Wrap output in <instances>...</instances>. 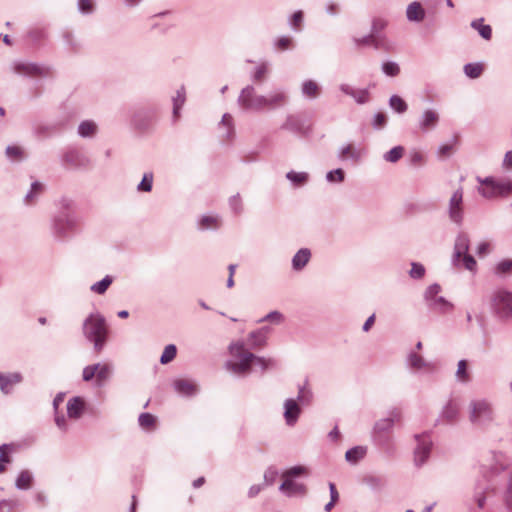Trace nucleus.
<instances>
[{"label":"nucleus","mask_w":512,"mask_h":512,"mask_svg":"<svg viewBox=\"0 0 512 512\" xmlns=\"http://www.w3.org/2000/svg\"><path fill=\"white\" fill-rule=\"evenodd\" d=\"M229 352L234 360L227 361L225 366L227 370L237 375L249 374L253 366L264 372L276 365L275 360L259 357L248 351L243 342L230 344Z\"/></svg>","instance_id":"nucleus-1"},{"label":"nucleus","mask_w":512,"mask_h":512,"mask_svg":"<svg viewBox=\"0 0 512 512\" xmlns=\"http://www.w3.org/2000/svg\"><path fill=\"white\" fill-rule=\"evenodd\" d=\"M84 337L93 344L94 351L100 353L108 338V327L105 318L98 312L91 313L83 322Z\"/></svg>","instance_id":"nucleus-2"},{"label":"nucleus","mask_w":512,"mask_h":512,"mask_svg":"<svg viewBox=\"0 0 512 512\" xmlns=\"http://www.w3.org/2000/svg\"><path fill=\"white\" fill-rule=\"evenodd\" d=\"M468 416L470 423L478 429L488 428L495 420V413L491 402L483 398L470 401Z\"/></svg>","instance_id":"nucleus-3"},{"label":"nucleus","mask_w":512,"mask_h":512,"mask_svg":"<svg viewBox=\"0 0 512 512\" xmlns=\"http://www.w3.org/2000/svg\"><path fill=\"white\" fill-rule=\"evenodd\" d=\"M477 181L480 184L478 193L486 199L506 198L512 194V181L508 178L477 177Z\"/></svg>","instance_id":"nucleus-4"},{"label":"nucleus","mask_w":512,"mask_h":512,"mask_svg":"<svg viewBox=\"0 0 512 512\" xmlns=\"http://www.w3.org/2000/svg\"><path fill=\"white\" fill-rule=\"evenodd\" d=\"M490 309L500 320L512 319V290L503 287L495 289L490 296Z\"/></svg>","instance_id":"nucleus-5"},{"label":"nucleus","mask_w":512,"mask_h":512,"mask_svg":"<svg viewBox=\"0 0 512 512\" xmlns=\"http://www.w3.org/2000/svg\"><path fill=\"white\" fill-rule=\"evenodd\" d=\"M440 291L441 287L439 284H432L426 289L424 298L427 303V306L431 310L441 314H445L450 312L454 306L444 297L438 295Z\"/></svg>","instance_id":"nucleus-6"},{"label":"nucleus","mask_w":512,"mask_h":512,"mask_svg":"<svg viewBox=\"0 0 512 512\" xmlns=\"http://www.w3.org/2000/svg\"><path fill=\"white\" fill-rule=\"evenodd\" d=\"M463 195V188L459 187L451 195L447 207V213L450 221L457 226H461L464 221L465 212Z\"/></svg>","instance_id":"nucleus-7"},{"label":"nucleus","mask_w":512,"mask_h":512,"mask_svg":"<svg viewBox=\"0 0 512 512\" xmlns=\"http://www.w3.org/2000/svg\"><path fill=\"white\" fill-rule=\"evenodd\" d=\"M264 103L265 96L256 94L255 88L251 85L243 88L238 97V104L245 110H263Z\"/></svg>","instance_id":"nucleus-8"},{"label":"nucleus","mask_w":512,"mask_h":512,"mask_svg":"<svg viewBox=\"0 0 512 512\" xmlns=\"http://www.w3.org/2000/svg\"><path fill=\"white\" fill-rule=\"evenodd\" d=\"M78 225L79 220L75 215L64 214L55 219L53 229L58 238H66L77 229Z\"/></svg>","instance_id":"nucleus-9"},{"label":"nucleus","mask_w":512,"mask_h":512,"mask_svg":"<svg viewBox=\"0 0 512 512\" xmlns=\"http://www.w3.org/2000/svg\"><path fill=\"white\" fill-rule=\"evenodd\" d=\"M395 419H399V413L395 412L392 417L381 419L374 426L375 441L378 445L385 447L389 444L388 433L392 430Z\"/></svg>","instance_id":"nucleus-10"},{"label":"nucleus","mask_w":512,"mask_h":512,"mask_svg":"<svg viewBox=\"0 0 512 512\" xmlns=\"http://www.w3.org/2000/svg\"><path fill=\"white\" fill-rule=\"evenodd\" d=\"M417 446L414 451V461L417 466L423 465L431 451L432 440L428 434L416 435Z\"/></svg>","instance_id":"nucleus-11"},{"label":"nucleus","mask_w":512,"mask_h":512,"mask_svg":"<svg viewBox=\"0 0 512 512\" xmlns=\"http://www.w3.org/2000/svg\"><path fill=\"white\" fill-rule=\"evenodd\" d=\"M62 162L69 168H83L89 164V159L77 149H69L62 157Z\"/></svg>","instance_id":"nucleus-12"},{"label":"nucleus","mask_w":512,"mask_h":512,"mask_svg":"<svg viewBox=\"0 0 512 512\" xmlns=\"http://www.w3.org/2000/svg\"><path fill=\"white\" fill-rule=\"evenodd\" d=\"M470 239L468 234L464 232H460L456 238L454 243V251L452 255V264L456 267L460 266V260L463 254L467 253L469 250Z\"/></svg>","instance_id":"nucleus-13"},{"label":"nucleus","mask_w":512,"mask_h":512,"mask_svg":"<svg viewBox=\"0 0 512 512\" xmlns=\"http://www.w3.org/2000/svg\"><path fill=\"white\" fill-rule=\"evenodd\" d=\"M301 413L300 406L294 399H287L284 402V419L287 425L293 426Z\"/></svg>","instance_id":"nucleus-14"},{"label":"nucleus","mask_w":512,"mask_h":512,"mask_svg":"<svg viewBox=\"0 0 512 512\" xmlns=\"http://www.w3.org/2000/svg\"><path fill=\"white\" fill-rule=\"evenodd\" d=\"M14 72L25 76H41L46 74V69L34 63H16Z\"/></svg>","instance_id":"nucleus-15"},{"label":"nucleus","mask_w":512,"mask_h":512,"mask_svg":"<svg viewBox=\"0 0 512 512\" xmlns=\"http://www.w3.org/2000/svg\"><path fill=\"white\" fill-rule=\"evenodd\" d=\"M439 121V114L432 109L423 112L419 119V127L422 131H428L436 127Z\"/></svg>","instance_id":"nucleus-16"},{"label":"nucleus","mask_w":512,"mask_h":512,"mask_svg":"<svg viewBox=\"0 0 512 512\" xmlns=\"http://www.w3.org/2000/svg\"><path fill=\"white\" fill-rule=\"evenodd\" d=\"M173 387L177 393L183 396H193L198 392L197 385L188 379H177L173 382Z\"/></svg>","instance_id":"nucleus-17"},{"label":"nucleus","mask_w":512,"mask_h":512,"mask_svg":"<svg viewBox=\"0 0 512 512\" xmlns=\"http://www.w3.org/2000/svg\"><path fill=\"white\" fill-rule=\"evenodd\" d=\"M280 491L289 497L296 495H304L306 493L305 485L297 483L292 479H285L279 487Z\"/></svg>","instance_id":"nucleus-18"},{"label":"nucleus","mask_w":512,"mask_h":512,"mask_svg":"<svg viewBox=\"0 0 512 512\" xmlns=\"http://www.w3.org/2000/svg\"><path fill=\"white\" fill-rule=\"evenodd\" d=\"M288 96L284 91H276L265 96L264 109H276L287 103Z\"/></svg>","instance_id":"nucleus-19"},{"label":"nucleus","mask_w":512,"mask_h":512,"mask_svg":"<svg viewBox=\"0 0 512 512\" xmlns=\"http://www.w3.org/2000/svg\"><path fill=\"white\" fill-rule=\"evenodd\" d=\"M22 381V376L20 373H9V374H1L0 373V390L8 394L11 392L12 387L15 384H18Z\"/></svg>","instance_id":"nucleus-20"},{"label":"nucleus","mask_w":512,"mask_h":512,"mask_svg":"<svg viewBox=\"0 0 512 512\" xmlns=\"http://www.w3.org/2000/svg\"><path fill=\"white\" fill-rule=\"evenodd\" d=\"M269 331V327H263L259 330L252 331L248 336L251 348H260L265 346L267 341V334L269 333Z\"/></svg>","instance_id":"nucleus-21"},{"label":"nucleus","mask_w":512,"mask_h":512,"mask_svg":"<svg viewBox=\"0 0 512 512\" xmlns=\"http://www.w3.org/2000/svg\"><path fill=\"white\" fill-rule=\"evenodd\" d=\"M311 252L308 248H301L292 258V267L296 271H301L309 262Z\"/></svg>","instance_id":"nucleus-22"},{"label":"nucleus","mask_w":512,"mask_h":512,"mask_svg":"<svg viewBox=\"0 0 512 512\" xmlns=\"http://www.w3.org/2000/svg\"><path fill=\"white\" fill-rule=\"evenodd\" d=\"M112 375V366L109 364L97 363V371L95 375V383L97 387H102L110 379Z\"/></svg>","instance_id":"nucleus-23"},{"label":"nucleus","mask_w":512,"mask_h":512,"mask_svg":"<svg viewBox=\"0 0 512 512\" xmlns=\"http://www.w3.org/2000/svg\"><path fill=\"white\" fill-rule=\"evenodd\" d=\"M406 17L411 22H421L425 18V10L419 2H412L406 9Z\"/></svg>","instance_id":"nucleus-24"},{"label":"nucleus","mask_w":512,"mask_h":512,"mask_svg":"<svg viewBox=\"0 0 512 512\" xmlns=\"http://www.w3.org/2000/svg\"><path fill=\"white\" fill-rule=\"evenodd\" d=\"M83 409L84 401L80 397H73L67 403V413L70 418H80Z\"/></svg>","instance_id":"nucleus-25"},{"label":"nucleus","mask_w":512,"mask_h":512,"mask_svg":"<svg viewBox=\"0 0 512 512\" xmlns=\"http://www.w3.org/2000/svg\"><path fill=\"white\" fill-rule=\"evenodd\" d=\"M219 127L224 129V133L222 135L223 138H225L226 140H231L234 138L235 129L232 115H230L229 113H225L222 116Z\"/></svg>","instance_id":"nucleus-26"},{"label":"nucleus","mask_w":512,"mask_h":512,"mask_svg":"<svg viewBox=\"0 0 512 512\" xmlns=\"http://www.w3.org/2000/svg\"><path fill=\"white\" fill-rule=\"evenodd\" d=\"M221 226V219L217 215H204L198 222L201 230L218 229Z\"/></svg>","instance_id":"nucleus-27"},{"label":"nucleus","mask_w":512,"mask_h":512,"mask_svg":"<svg viewBox=\"0 0 512 512\" xmlns=\"http://www.w3.org/2000/svg\"><path fill=\"white\" fill-rule=\"evenodd\" d=\"M366 453V447L355 446L345 453V459L350 464H357L360 460H362L365 457Z\"/></svg>","instance_id":"nucleus-28"},{"label":"nucleus","mask_w":512,"mask_h":512,"mask_svg":"<svg viewBox=\"0 0 512 512\" xmlns=\"http://www.w3.org/2000/svg\"><path fill=\"white\" fill-rule=\"evenodd\" d=\"M459 414V406L456 402L450 400L443 408L441 417L447 422H453Z\"/></svg>","instance_id":"nucleus-29"},{"label":"nucleus","mask_w":512,"mask_h":512,"mask_svg":"<svg viewBox=\"0 0 512 512\" xmlns=\"http://www.w3.org/2000/svg\"><path fill=\"white\" fill-rule=\"evenodd\" d=\"M173 117L174 119H177L180 115V109L185 103L186 100V93L184 86L180 87L176 91V96L173 97Z\"/></svg>","instance_id":"nucleus-30"},{"label":"nucleus","mask_w":512,"mask_h":512,"mask_svg":"<svg viewBox=\"0 0 512 512\" xmlns=\"http://www.w3.org/2000/svg\"><path fill=\"white\" fill-rule=\"evenodd\" d=\"M483 21V18L475 19L471 22V27L477 30L483 39L490 40L492 37V28L490 25L483 24Z\"/></svg>","instance_id":"nucleus-31"},{"label":"nucleus","mask_w":512,"mask_h":512,"mask_svg":"<svg viewBox=\"0 0 512 512\" xmlns=\"http://www.w3.org/2000/svg\"><path fill=\"white\" fill-rule=\"evenodd\" d=\"M302 94L311 99L317 98L320 94V86L313 80H306L302 84Z\"/></svg>","instance_id":"nucleus-32"},{"label":"nucleus","mask_w":512,"mask_h":512,"mask_svg":"<svg viewBox=\"0 0 512 512\" xmlns=\"http://www.w3.org/2000/svg\"><path fill=\"white\" fill-rule=\"evenodd\" d=\"M32 481H33L32 473L28 470H23L18 475L16 482H15V486L19 490H28L32 485Z\"/></svg>","instance_id":"nucleus-33"},{"label":"nucleus","mask_w":512,"mask_h":512,"mask_svg":"<svg viewBox=\"0 0 512 512\" xmlns=\"http://www.w3.org/2000/svg\"><path fill=\"white\" fill-rule=\"evenodd\" d=\"M97 132V125L94 121L85 120L78 126V134L83 137H93Z\"/></svg>","instance_id":"nucleus-34"},{"label":"nucleus","mask_w":512,"mask_h":512,"mask_svg":"<svg viewBox=\"0 0 512 512\" xmlns=\"http://www.w3.org/2000/svg\"><path fill=\"white\" fill-rule=\"evenodd\" d=\"M408 366L414 370L430 367V364L426 362L423 357L416 352H410L407 357Z\"/></svg>","instance_id":"nucleus-35"},{"label":"nucleus","mask_w":512,"mask_h":512,"mask_svg":"<svg viewBox=\"0 0 512 512\" xmlns=\"http://www.w3.org/2000/svg\"><path fill=\"white\" fill-rule=\"evenodd\" d=\"M282 129L288 130L294 133H302L303 132V124L302 121L295 116H288L286 121L281 126Z\"/></svg>","instance_id":"nucleus-36"},{"label":"nucleus","mask_w":512,"mask_h":512,"mask_svg":"<svg viewBox=\"0 0 512 512\" xmlns=\"http://www.w3.org/2000/svg\"><path fill=\"white\" fill-rule=\"evenodd\" d=\"M286 178L295 186H302L309 180V174L306 172L289 171Z\"/></svg>","instance_id":"nucleus-37"},{"label":"nucleus","mask_w":512,"mask_h":512,"mask_svg":"<svg viewBox=\"0 0 512 512\" xmlns=\"http://www.w3.org/2000/svg\"><path fill=\"white\" fill-rule=\"evenodd\" d=\"M455 376L459 382L467 383L470 381L471 378L468 372V363L466 360L462 359L458 362Z\"/></svg>","instance_id":"nucleus-38"},{"label":"nucleus","mask_w":512,"mask_h":512,"mask_svg":"<svg viewBox=\"0 0 512 512\" xmlns=\"http://www.w3.org/2000/svg\"><path fill=\"white\" fill-rule=\"evenodd\" d=\"M112 282H113V277L110 275H106L102 280L94 283L90 287V290L96 294L102 295L107 291V289L112 284Z\"/></svg>","instance_id":"nucleus-39"},{"label":"nucleus","mask_w":512,"mask_h":512,"mask_svg":"<svg viewBox=\"0 0 512 512\" xmlns=\"http://www.w3.org/2000/svg\"><path fill=\"white\" fill-rule=\"evenodd\" d=\"M464 73L471 79H476L483 73V65L480 63H468L464 65Z\"/></svg>","instance_id":"nucleus-40"},{"label":"nucleus","mask_w":512,"mask_h":512,"mask_svg":"<svg viewBox=\"0 0 512 512\" xmlns=\"http://www.w3.org/2000/svg\"><path fill=\"white\" fill-rule=\"evenodd\" d=\"M404 154V148L402 146H395L383 155V159L386 162L396 163Z\"/></svg>","instance_id":"nucleus-41"},{"label":"nucleus","mask_w":512,"mask_h":512,"mask_svg":"<svg viewBox=\"0 0 512 512\" xmlns=\"http://www.w3.org/2000/svg\"><path fill=\"white\" fill-rule=\"evenodd\" d=\"M5 155L10 160H22L25 157L24 150L17 145H9L5 149Z\"/></svg>","instance_id":"nucleus-42"},{"label":"nucleus","mask_w":512,"mask_h":512,"mask_svg":"<svg viewBox=\"0 0 512 512\" xmlns=\"http://www.w3.org/2000/svg\"><path fill=\"white\" fill-rule=\"evenodd\" d=\"M177 354V348L174 344L165 346L164 351L160 357L161 364H168L174 360Z\"/></svg>","instance_id":"nucleus-43"},{"label":"nucleus","mask_w":512,"mask_h":512,"mask_svg":"<svg viewBox=\"0 0 512 512\" xmlns=\"http://www.w3.org/2000/svg\"><path fill=\"white\" fill-rule=\"evenodd\" d=\"M62 37L71 51L77 52L79 50L80 43L76 40L72 31L65 30Z\"/></svg>","instance_id":"nucleus-44"},{"label":"nucleus","mask_w":512,"mask_h":512,"mask_svg":"<svg viewBox=\"0 0 512 512\" xmlns=\"http://www.w3.org/2000/svg\"><path fill=\"white\" fill-rule=\"evenodd\" d=\"M309 471L306 467L304 466H294V467H291L290 469L286 470L283 474H282V477L284 479H292V478H295V477H299L301 475H308Z\"/></svg>","instance_id":"nucleus-45"},{"label":"nucleus","mask_w":512,"mask_h":512,"mask_svg":"<svg viewBox=\"0 0 512 512\" xmlns=\"http://www.w3.org/2000/svg\"><path fill=\"white\" fill-rule=\"evenodd\" d=\"M389 105L397 113H404L407 110L406 102L397 95H393L390 97Z\"/></svg>","instance_id":"nucleus-46"},{"label":"nucleus","mask_w":512,"mask_h":512,"mask_svg":"<svg viewBox=\"0 0 512 512\" xmlns=\"http://www.w3.org/2000/svg\"><path fill=\"white\" fill-rule=\"evenodd\" d=\"M21 503L17 499H9L0 501V512H15Z\"/></svg>","instance_id":"nucleus-47"},{"label":"nucleus","mask_w":512,"mask_h":512,"mask_svg":"<svg viewBox=\"0 0 512 512\" xmlns=\"http://www.w3.org/2000/svg\"><path fill=\"white\" fill-rule=\"evenodd\" d=\"M153 185V174L151 172L143 175L142 181L138 184L137 190L140 192H150Z\"/></svg>","instance_id":"nucleus-48"},{"label":"nucleus","mask_w":512,"mask_h":512,"mask_svg":"<svg viewBox=\"0 0 512 512\" xmlns=\"http://www.w3.org/2000/svg\"><path fill=\"white\" fill-rule=\"evenodd\" d=\"M43 190V185L40 182H33L30 191L25 196V203H33L35 197L39 195Z\"/></svg>","instance_id":"nucleus-49"},{"label":"nucleus","mask_w":512,"mask_h":512,"mask_svg":"<svg viewBox=\"0 0 512 512\" xmlns=\"http://www.w3.org/2000/svg\"><path fill=\"white\" fill-rule=\"evenodd\" d=\"M156 418L150 413H142L139 415V425L144 429H150L154 426Z\"/></svg>","instance_id":"nucleus-50"},{"label":"nucleus","mask_w":512,"mask_h":512,"mask_svg":"<svg viewBox=\"0 0 512 512\" xmlns=\"http://www.w3.org/2000/svg\"><path fill=\"white\" fill-rule=\"evenodd\" d=\"M382 71L390 77L397 76L400 72L399 65L396 62L387 61L382 64Z\"/></svg>","instance_id":"nucleus-51"},{"label":"nucleus","mask_w":512,"mask_h":512,"mask_svg":"<svg viewBox=\"0 0 512 512\" xmlns=\"http://www.w3.org/2000/svg\"><path fill=\"white\" fill-rule=\"evenodd\" d=\"M340 157L342 159L344 158H351L354 160H358L360 157L359 152L351 145L348 144L345 147H343L340 151Z\"/></svg>","instance_id":"nucleus-52"},{"label":"nucleus","mask_w":512,"mask_h":512,"mask_svg":"<svg viewBox=\"0 0 512 512\" xmlns=\"http://www.w3.org/2000/svg\"><path fill=\"white\" fill-rule=\"evenodd\" d=\"M344 178H345V173L340 168L329 171L326 174L327 181L331 182V183H334V182L341 183L344 181Z\"/></svg>","instance_id":"nucleus-53"},{"label":"nucleus","mask_w":512,"mask_h":512,"mask_svg":"<svg viewBox=\"0 0 512 512\" xmlns=\"http://www.w3.org/2000/svg\"><path fill=\"white\" fill-rule=\"evenodd\" d=\"M409 275L413 279H421L425 275V267L417 262L411 264Z\"/></svg>","instance_id":"nucleus-54"},{"label":"nucleus","mask_w":512,"mask_h":512,"mask_svg":"<svg viewBox=\"0 0 512 512\" xmlns=\"http://www.w3.org/2000/svg\"><path fill=\"white\" fill-rule=\"evenodd\" d=\"M388 21L384 18H374L372 21L371 32L374 35H379L382 30L386 28Z\"/></svg>","instance_id":"nucleus-55"},{"label":"nucleus","mask_w":512,"mask_h":512,"mask_svg":"<svg viewBox=\"0 0 512 512\" xmlns=\"http://www.w3.org/2000/svg\"><path fill=\"white\" fill-rule=\"evenodd\" d=\"M461 264L469 271H474L477 266L476 260L472 255L468 254V252L462 255L460 260V265Z\"/></svg>","instance_id":"nucleus-56"},{"label":"nucleus","mask_w":512,"mask_h":512,"mask_svg":"<svg viewBox=\"0 0 512 512\" xmlns=\"http://www.w3.org/2000/svg\"><path fill=\"white\" fill-rule=\"evenodd\" d=\"M8 447L9 446L7 444L0 445V474L5 471L4 464L10 463L12 460L6 451L8 449Z\"/></svg>","instance_id":"nucleus-57"},{"label":"nucleus","mask_w":512,"mask_h":512,"mask_svg":"<svg viewBox=\"0 0 512 512\" xmlns=\"http://www.w3.org/2000/svg\"><path fill=\"white\" fill-rule=\"evenodd\" d=\"M229 206L235 214H240L243 210L242 201L239 194L233 195L229 199Z\"/></svg>","instance_id":"nucleus-58"},{"label":"nucleus","mask_w":512,"mask_h":512,"mask_svg":"<svg viewBox=\"0 0 512 512\" xmlns=\"http://www.w3.org/2000/svg\"><path fill=\"white\" fill-rule=\"evenodd\" d=\"M78 10L82 14H91L94 11L93 0H79L78 1Z\"/></svg>","instance_id":"nucleus-59"},{"label":"nucleus","mask_w":512,"mask_h":512,"mask_svg":"<svg viewBox=\"0 0 512 512\" xmlns=\"http://www.w3.org/2000/svg\"><path fill=\"white\" fill-rule=\"evenodd\" d=\"M303 22V12L296 11L290 18L289 24L294 30H300Z\"/></svg>","instance_id":"nucleus-60"},{"label":"nucleus","mask_w":512,"mask_h":512,"mask_svg":"<svg viewBox=\"0 0 512 512\" xmlns=\"http://www.w3.org/2000/svg\"><path fill=\"white\" fill-rule=\"evenodd\" d=\"M96 371H97V363L84 367L83 372H82V379L85 382L91 381L93 378H95Z\"/></svg>","instance_id":"nucleus-61"},{"label":"nucleus","mask_w":512,"mask_h":512,"mask_svg":"<svg viewBox=\"0 0 512 512\" xmlns=\"http://www.w3.org/2000/svg\"><path fill=\"white\" fill-rule=\"evenodd\" d=\"M375 41V35L370 32V34L363 36L361 38H354V43L358 46H373V43Z\"/></svg>","instance_id":"nucleus-62"},{"label":"nucleus","mask_w":512,"mask_h":512,"mask_svg":"<svg viewBox=\"0 0 512 512\" xmlns=\"http://www.w3.org/2000/svg\"><path fill=\"white\" fill-rule=\"evenodd\" d=\"M352 97L358 104H364L369 100V92L367 89H355Z\"/></svg>","instance_id":"nucleus-63"},{"label":"nucleus","mask_w":512,"mask_h":512,"mask_svg":"<svg viewBox=\"0 0 512 512\" xmlns=\"http://www.w3.org/2000/svg\"><path fill=\"white\" fill-rule=\"evenodd\" d=\"M504 502L506 507L509 510H512V472L510 473V477L507 484V489L504 495Z\"/></svg>","instance_id":"nucleus-64"}]
</instances>
